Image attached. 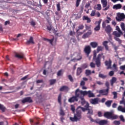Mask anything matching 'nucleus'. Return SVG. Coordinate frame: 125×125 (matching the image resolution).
Segmentation results:
<instances>
[{"instance_id":"nucleus-1","label":"nucleus","mask_w":125,"mask_h":125,"mask_svg":"<svg viewBox=\"0 0 125 125\" xmlns=\"http://www.w3.org/2000/svg\"><path fill=\"white\" fill-rule=\"evenodd\" d=\"M79 99L81 100V104L83 106L84 104L88 103L86 102L84 99V96L80 91V89L77 88L75 91V96H72L68 99V102L70 103H74V102H78Z\"/></svg>"},{"instance_id":"nucleus-2","label":"nucleus","mask_w":125,"mask_h":125,"mask_svg":"<svg viewBox=\"0 0 125 125\" xmlns=\"http://www.w3.org/2000/svg\"><path fill=\"white\" fill-rule=\"evenodd\" d=\"M83 107L79 106L76 109V113H74V117H70V120L71 122H78L82 119V111Z\"/></svg>"},{"instance_id":"nucleus-3","label":"nucleus","mask_w":125,"mask_h":125,"mask_svg":"<svg viewBox=\"0 0 125 125\" xmlns=\"http://www.w3.org/2000/svg\"><path fill=\"white\" fill-rule=\"evenodd\" d=\"M96 55V52H94L93 61L95 62L97 67H99L101 66V57L104 60H105V56H104L103 53L99 54L97 57Z\"/></svg>"},{"instance_id":"nucleus-4","label":"nucleus","mask_w":125,"mask_h":125,"mask_svg":"<svg viewBox=\"0 0 125 125\" xmlns=\"http://www.w3.org/2000/svg\"><path fill=\"white\" fill-rule=\"evenodd\" d=\"M85 111H87V115H88L89 116H91L93 115V107L89 106L88 103H86L84 107L83 108V112H85Z\"/></svg>"},{"instance_id":"nucleus-5","label":"nucleus","mask_w":125,"mask_h":125,"mask_svg":"<svg viewBox=\"0 0 125 125\" xmlns=\"http://www.w3.org/2000/svg\"><path fill=\"white\" fill-rule=\"evenodd\" d=\"M104 116L106 119H108L110 120H117L119 116L117 115H115L112 112L107 111L104 112Z\"/></svg>"},{"instance_id":"nucleus-6","label":"nucleus","mask_w":125,"mask_h":125,"mask_svg":"<svg viewBox=\"0 0 125 125\" xmlns=\"http://www.w3.org/2000/svg\"><path fill=\"white\" fill-rule=\"evenodd\" d=\"M79 91L83 95V96H85L86 95L88 96V97L89 98H91V97H95V95H94V94L91 92V91H83L79 89Z\"/></svg>"},{"instance_id":"nucleus-7","label":"nucleus","mask_w":125,"mask_h":125,"mask_svg":"<svg viewBox=\"0 0 125 125\" xmlns=\"http://www.w3.org/2000/svg\"><path fill=\"white\" fill-rule=\"evenodd\" d=\"M101 1L103 8H104L103 9L104 11H106V10H108V9L110 8V5H107L108 2L107 1V0H101Z\"/></svg>"},{"instance_id":"nucleus-8","label":"nucleus","mask_w":125,"mask_h":125,"mask_svg":"<svg viewBox=\"0 0 125 125\" xmlns=\"http://www.w3.org/2000/svg\"><path fill=\"white\" fill-rule=\"evenodd\" d=\"M84 52L87 56H89V54H90V52H91V48L90 47V46L87 45L85 46L84 48Z\"/></svg>"},{"instance_id":"nucleus-9","label":"nucleus","mask_w":125,"mask_h":125,"mask_svg":"<svg viewBox=\"0 0 125 125\" xmlns=\"http://www.w3.org/2000/svg\"><path fill=\"white\" fill-rule=\"evenodd\" d=\"M116 19L118 22L122 21L123 19H125V14L124 13H118L117 17H116Z\"/></svg>"},{"instance_id":"nucleus-10","label":"nucleus","mask_w":125,"mask_h":125,"mask_svg":"<svg viewBox=\"0 0 125 125\" xmlns=\"http://www.w3.org/2000/svg\"><path fill=\"white\" fill-rule=\"evenodd\" d=\"M101 22H102V19H100L99 21L95 22V24H98V25L94 28V31H96L97 32L100 30V28H101L100 25L101 24Z\"/></svg>"},{"instance_id":"nucleus-11","label":"nucleus","mask_w":125,"mask_h":125,"mask_svg":"<svg viewBox=\"0 0 125 125\" xmlns=\"http://www.w3.org/2000/svg\"><path fill=\"white\" fill-rule=\"evenodd\" d=\"M22 103L23 104L25 103H33V100H32V98H31L30 97H28L26 98H25L21 101Z\"/></svg>"},{"instance_id":"nucleus-12","label":"nucleus","mask_w":125,"mask_h":125,"mask_svg":"<svg viewBox=\"0 0 125 125\" xmlns=\"http://www.w3.org/2000/svg\"><path fill=\"white\" fill-rule=\"evenodd\" d=\"M60 91H65V92H68L70 90V88L67 85L62 86L59 89Z\"/></svg>"},{"instance_id":"nucleus-13","label":"nucleus","mask_w":125,"mask_h":125,"mask_svg":"<svg viewBox=\"0 0 125 125\" xmlns=\"http://www.w3.org/2000/svg\"><path fill=\"white\" fill-rule=\"evenodd\" d=\"M92 34V31L91 30H88L87 32L84 34L82 36V39H86L87 38H89V36Z\"/></svg>"},{"instance_id":"nucleus-14","label":"nucleus","mask_w":125,"mask_h":125,"mask_svg":"<svg viewBox=\"0 0 125 125\" xmlns=\"http://www.w3.org/2000/svg\"><path fill=\"white\" fill-rule=\"evenodd\" d=\"M105 31L110 36V34H111V32H112V27H111L110 25L108 24L105 27Z\"/></svg>"},{"instance_id":"nucleus-15","label":"nucleus","mask_w":125,"mask_h":125,"mask_svg":"<svg viewBox=\"0 0 125 125\" xmlns=\"http://www.w3.org/2000/svg\"><path fill=\"white\" fill-rule=\"evenodd\" d=\"M98 98L91 99L90 100V103H91V104H92L93 105H96V104H98Z\"/></svg>"},{"instance_id":"nucleus-16","label":"nucleus","mask_w":125,"mask_h":125,"mask_svg":"<svg viewBox=\"0 0 125 125\" xmlns=\"http://www.w3.org/2000/svg\"><path fill=\"white\" fill-rule=\"evenodd\" d=\"M105 66H107V70L109 69H111V66L112 65V61H111V60H109V61H105Z\"/></svg>"},{"instance_id":"nucleus-17","label":"nucleus","mask_w":125,"mask_h":125,"mask_svg":"<svg viewBox=\"0 0 125 125\" xmlns=\"http://www.w3.org/2000/svg\"><path fill=\"white\" fill-rule=\"evenodd\" d=\"M99 93L102 94L103 95H108L109 93V88H106L105 90H100Z\"/></svg>"},{"instance_id":"nucleus-18","label":"nucleus","mask_w":125,"mask_h":125,"mask_svg":"<svg viewBox=\"0 0 125 125\" xmlns=\"http://www.w3.org/2000/svg\"><path fill=\"white\" fill-rule=\"evenodd\" d=\"M112 103H113V100H108L105 103V105H106L108 108H110L111 105H112Z\"/></svg>"},{"instance_id":"nucleus-19","label":"nucleus","mask_w":125,"mask_h":125,"mask_svg":"<svg viewBox=\"0 0 125 125\" xmlns=\"http://www.w3.org/2000/svg\"><path fill=\"white\" fill-rule=\"evenodd\" d=\"M27 44H30V43H32V44H35V42H34V39L33 38V37H30L29 40L27 41L26 42Z\"/></svg>"},{"instance_id":"nucleus-20","label":"nucleus","mask_w":125,"mask_h":125,"mask_svg":"<svg viewBox=\"0 0 125 125\" xmlns=\"http://www.w3.org/2000/svg\"><path fill=\"white\" fill-rule=\"evenodd\" d=\"M83 21H84V20H86L87 21V23H90V22H91V20H90V18H89L88 17L86 16H83Z\"/></svg>"},{"instance_id":"nucleus-21","label":"nucleus","mask_w":125,"mask_h":125,"mask_svg":"<svg viewBox=\"0 0 125 125\" xmlns=\"http://www.w3.org/2000/svg\"><path fill=\"white\" fill-rule=\"evenodd\" d=\"M122 8V4H117L113 6V9H116V10H118V9H121Z\"/></svg>"},{"instance_id":"nucleus-22","label":"nucleus","mask_w":125,"mask_h":125,"mask_svg":"<svg viewBox=\"0 0 125 125\" xmlns=\"http://www.w3.org/2000/svg\"><path fill=\"white\" fill-rule=\"evenodd\" d=\"M82 73H83V68L82 67H78L76 72L77 76H80Z\"/></svg>"},{"instance_id":"nucleus-23","label":"nucleus","mask_w":125,"mask_h":125,"mask_svg":"<svg viewBox=\"0 0 125 125\" xmlns=\"http://www.w3.org/2000/svg\"><path fill=\"white\" fill-rule=\"evenodd\" d=\"M108 124V121L106 120H100L99 125H105Z\"/></svg>"},{"instance_id":"nucleus-24","label":"nucleus","mask_w":125,"mask_h":125,"mask_svg":"<svg viewBox=\"0 0 125 125\" xmlns=\"http://www.w3.org/2000/svg\"><path fill=\"white\" fill-rule=\"evenodd\" d=\"M77 59H72L71 60V61H74V60H78V61H80V60H82V58H83V56H82V55H81V54H78L77 57Z\"/></svg>"},{"instance_id":"nucleus-25","label":"nucleus","mask_w":125,"mask_h":125,"mask_svg":"<svg viewBox=\"0 0 125 125\" xmlns=\"http://www.w3.org/2000/svg\"><path fill=\"white\" fill-rule=\"evenodd\" d=\"M117 110L120 112H122V113H125V107H123L122 105H119L118 107Z\"/></svg>"},{"instance_id":"nucleus-26","label":"nucleus","mask_w":125,"mask_h":125,"mask_svg":"<svg viewBox=\"0 0 125 125\" xmlns=\"http://www.w3.org/2000/svg\"><path fill=\"white\" fill-rule=\"evenodd\" d=\"M90 44L93 48H96V47L98 46V43L97 42H91Z\"/></svg>"},{"instance_id":"nucleus-27","label":"nucleus","mask_w":125,"mask_h":125,"mask_svg":"<svg viewBox=\"0 0 125 125\" xmlns=\"http://www.w3.org/2000/svg\"><path fill=\"white\" fill-rule=\"evenodd\" d=\"M117 82V78L116 77H112L111 80H110V83L111 86L114 85V83Z\"/></svg>"},{"instance_id":"nucleus-28","label":"nucleus","mask_w":125,"mask_h":125,"mask_svg":"<svg viewBox=\"0 0 125 125\" xmlns=\"http://www.w3.org/2000/svg\"><path fill=\"white\" fill-rule=\"evenodd\" d=\"M62 98V94L60 93L59 94L58 98V101L60 105H61L62 104V103L61 102Z\"/></svg>"},{"instance_id":"nucleus-29","label":"nucleus","mask_w":125,"mask_h":125,"mask_svg":"<svg viewBox=\"0 0 125 125\" xmlns=\"http://www.w3.org/2000/svg\"><path fill=\"white\" fill-rule=\"evenodd\" d=\"M99 77L104 80V79H106V78H107V75L100 73L99 74Z\"/></svg>"},{"instance_id":"nucleus-30","label":"nucleus","mask_w":125,"mask_h":125,"mask_svg":"<svg viewBox=\"0 0 125 125\" xmlns=\"http://www.w3.org/2000/svg\"><path fill=\"white\" fill-rule=\"evenodd\" d=\"M113 35L118 38L121 37V35H123V34H121L120 32H117V31H114L113 32Z\"/></svg>"},{"instance_id":"nucleus-31","label":"nucleus","mask_w":125,"mask_h":125,"mask_svg":"<svg viewBox=\"0 0 125 125\" xmlns=\"http://www.w3.org/2000/svg\"><path fill=\"white\" fill-rule=\"evenodd\" d=\"M104 49V47H103L102 46H97V52H100V51H102Z\"/></svg>"},{"instance_id":"nucleus-32","label":"nucleus","mask_w":125,"mask_h":125,"mask_svg":"<svg viewBox=\"0 0 125 125\" xmlns=\"http://www.w3.org/2000/svg\"><path fill=\"white\" fill-rule=\"evenodd\" d=\"M15 57H17V58H19V59H22L24 58V55L23 54H16Z\"/></svg>"},{"instance_id":"nucleus-33","label":"nucleus","mask_w":125,"mask_h":125,"mask_svg":"<svg viewBox=\"0 0 125 125\" xmlns=\"http://www.w3.org/2000/svg\"><path fill=\"white\" fill-rule=\"evenodd\" d=\"M50 85H53L56 83V79H52L49 80Z\"/></svg>"},{"instance_id":"nucleus-34","label":"nucleus","mask_w":125,"mask_h":125,"mask_svg":"<svg viewBox=\"0 0 125 125\" xmlns=\"http://www.w3.org/2000/svg\"><path fill=\"white\" fill-rule=\"evenodd\" d=\"M5 107L3 104H0V110L2 111V112H5Z\"/></svg>"},{"instance_id":"nucleus-35","label":"nucleus","mask_w":125,"mask_h":125,"mask_svg":"<svg viewBox=\"0 0 125 125\" xmlns=\"http://www.w3.org/2000/svg\"><path fill=\"white\" fill-rule=\"evenodd\" d=\"M107 20H105L104 21L105 22V23L107 24H109L110 23V21H111L112 19H111V18L109 17H107Z\"/></svg>"},{"instance_id":"nucleus-36","label":"nucleus","mask_w":125,"mask_h":125,"mask_svg":"<svg viewBox=\"0 0 125 125\" xmlns=\"http://www.w3.org/2000/svg\"><path fill=\"white\" fill-rule=\"evenodd\" d=\"M85 75L86 76H90V75H91V71L89 70H85Z\"/></svg>"},{"instance_id":"nucleus-37","label":"nucleus","mask_w":125,"mask_h":125,"mask_svg":"<svg viewBox=\"0 0 125 125\" xmlns=\"http://www.w3.org/2000/svg\"><path fill=\"white\" fill-rule=\"evenodd\" d=\"M62 69H61L58 72L57 75L58 77H60V76H62L63 75V72H62Z\"/></svg>"},{"instance_id":"nucleus-38","label":"nucleus","mask_w":125,"mask_h":125,"mask_svg":"<svg viewBox=\"0 0 125 125\" xmlns=\"http://www.w3.org/2000/svg\"><path fill=\"white\" fill-rule=\"evenodd\" d=\"M114 40H115L116 42H118L119 43H122V40H121V39H120V38L118 37H114Z\"/></svg>"},{"instance_id":"nucleus-39","label":"nucleus","mask_w":125,"mask_h":125,"mask_svg":"<svg viewBox=\"0 0 125 125\" xmlns=\"http://www.w3.org/2000/svg\"><path fill=\"white\" fill-rule=\"evenodd\" d=\"M60 115H61V116H65V112H64V111L63 110L62 108H61L60 109Z\"/></svg>"},{"instance_id":"nucleus-40","label":"nucleus","mask_w":125,"mask_h":125,"mask_svg":"<svg viewBox=\"0 0 125 125\" xmlns=\"http://www.w3.org/2000/svg\"><path fill=\"white\" fill-rule=\"evenodd\" d=\"M121 27L122 30L123 31H125V23L122 22L121 23Z\"/></svg>"},{"instance_id":"nucleus-41","label":"nucleus","mask_w":125,"mask_h":125,"mask_svg":"<svg viewBox=\"0 0 125 125\" xmlns=\"http://www.w3.org/2000/svg\"><path fill=\"white\" fill-rule=\"evenodd\" d=\"M101 8L102 7L101 4H98L96 6V9H97V10H101Z\"/></svg>"},{"instance_id":"nucleus-42","label":"nucleus","mask_w":125,"mask_h":125,"mask_svg":"<svg viewBox=\"0 0 125 125\" xmlns=\"http://www.w3.org/2000/svg\"><path fill=\"white\" fill-rule=\"evenodd\" d=\"M60 5V3L57 4V9L58 11H60L61 10V6Z\"/></svg>"},{"instance_id":"nucleus-43","label":"nucleus","mask_w":125,"mask_h":125,"mask_svg":"<svg viewBox=\"0 0 125 125\" xmlns=\"http://www.w3.org/2000/svg\"><path fill=\"white\" fill-rule=\"evenodd\" d=\"M113 124L115 125H121V121H114L113 122Z\"/></svg>"},{"instance_id":"nucleus-44","label":"nucleus","mask_w":125,"mask_h":125,"mask_svg":"<svg viewBox=\"0 0 125 125\" xmlns=\"http://www.w3.org/2000/svg\"><path fill=\"white\" fill-rule=\"evenodd\" d=\"M112 94H113L114 95V97H113L114 99H116V98L118 97V94L117 92H113L112 93Z\"/></svg>"},{"instance_id":"nucleus-45","label":"nucleus","mask_w":125,"mask_h":125,"mask_svg":"<svg viewBox=\"0 0 125 125\" xmlns=\"http://www.w3.org/2000/svg\"><path fill=\"white\" fill-rule=\"evenodd\" d=\"M68 78L69 81H70V82H71L72 83H73V82H74V79H73L72 75H68Z\"/></svg>"},{"instance_id":"nucleus-46","label":"nucleus","mask_w":125,"mask_h":125,"mask_svg":"<svg viewBox=\"0 0 125 125\" xmlns=\"http://www.w3.org/2000/svg\"><path fill=\"white\" fill-rule=\"evenodd\" d=\"M82 69H86V68H87V64L86 63H83L82 65Z\"/></svg>"},{"instance_id":"nucleus-47","label":"nucleus","mask_w":125,"mask_h":125,"mask_svg":"<svg viewBox=\"0 0 125 125\" xmlns=\"http://www.w3.org/2000/svg\"><path fill=\"white\" fill-rule=\"evenodd\" d=\"M53 41H54V37H53L52 39H49V42H50L51 45H53Z\"/></svg>"},{"instance_id":"nucleus-48","label":"nucleus","mask_w":125,"mask_h":125,"mask_svg":"<svg viewBox=\"0 0 125 125\" xmlns=\"http://www.w3.org/2000/svg\"><path fill=\"white\" fill-rule=\"evenodd\" d=\"M119 118H120L121 121H122V122H123V123H125V118H124V116H123V115H120V116H119Z\"/></svg>"},{"instance_id":"nucleus-49","label":"nucleus","mask_w":125,"mask_h":125,"mask_svg":"<svg viewBox=\"0 0 125 125\" xmlns=\"http://www.w3.org/2000/svg\"><path fill=\"white\" fill-rule=\"evenodd\" d=\"M116 30L120 34H123V32H122V31L121 30V29H120V27H119V26H116Z\"/></svg>"},{"instance_id":"nucleus-50","label":"nucleus","mask_w":125,"mask_h":125,"mask_svg":"<svg viewBox=\"0 0 125 125\" xmlns=\"http://www.w3.org/2000/svg\"><path fill=\"white\" fill-rule=\"evenodd\" d=\"M87 118H88V119H89L91 123H94L95 120L92 118L91 116H87Z\"/></svg>"},{"instance_id":"nucleus-51","label":"nucleus","mask_w":125,"mask_h":125,"mask_svg":"<svg viewBox=\"0 0 125 125\" xmlns=\"http://www.w3.org/2000/svg\"><path fill=\"white\" fill-rule=\"evenodd\" d=\"M82 0H77L76 1V7H79V5H80V3L81 2V1Z\"/></svg>"},{"instance_id":"nucleus-52","label":"nucleus","mask_w":125,"mask_h":125,"mask_svg":"<svg viewBox=\"0 0 125 125\" xmlns=\"http://www.w3.org/2000/svg\"><path fill=\"white\" fill-rule=\"evenodd\" d=\"M84 28V26H83V24H81L78 27L79 30H83V29Z\"/></svg>"},{"instance_id":"nucleus-53","label":"nucleus","mask_w":125,"mask_h":125,"mask_svg":"<svg viewBox=\"0 0 125 125\" xmlns=\"http://www.w3.org/2000/svg\"><path fill=\"white\" fill-rule=\"evenodd\" d=\"M120 70H122V71H125V64L124 65H122L120 67Z\"/></svg>"},{"instance_id":"nucleus-54","label":"nucleus","mask_w":125,"mask_h":125,"mask_svg":"<svg viewBox=\"0 0 125 125\" xmlns=\"http://www.w3.org/2000/svg\"><path fill=\"white\" fill-rule=\"evenodd\" d=\"M103 45H104V46H105L106 45H108V41H104L103 42Z\"/></svg>"},{"instance_id":"nucleus-55","label":"nucleus","mask_w":125,"mask_h":125,"mask_svg":"<svg viewBox=\"0 0 125 125\" xmlns=\"http://www.w3.org/2000/svg\"><path fill=\"white\" fill-rule=\"evenodd\" d=\"M90 66L91 68H95V64H94V63L93 62L90 63Z\"/></svg>"},{"instance_id":"nucleus-56","label":"nucleus","mask_w":125,"mask_h":125,"mask_svg":"<svg viewBox=\"0 0 125 125\" xmlns=\"http://www.w3.org/2000/svg\"><path fill=\"white\" fill-rule=\"evenodd\" d=\"M96 13H95V10H93L92 11L91 14H90V15L92 17H93L95 15Z\"/></svg>"},{"instance_id":"nucleus-57","label":"nucleus","mask_w":125,"mask_h":125,"mask_svg":"<svg viewBox=\"0 0 125 125\" xmlns=\"http://www.w3.org/2000/svg\"><path fill=\"white\" fill-rule=\"evenodd\" d=\"M106 22L103 21L102 23V27L104 29L106 28Z\"/></svg>"},{"instance_id":"nucleus-58","label":"nucleus","mask_w":125,"mask_h":125,"mask_svg":"<svg viewBox=\"0 0 125 125\" xmlns=\"http://www.w3.org/2000/svg\"><path fill=\"white\" fill-rule=\"evenodd\" d=\"M109 75L110 77H113V76H114V71H110L109 73Z\"/></svg>"},{"instance_id":"nucleus-59","label":"nucleus","mask_w":125,"mask_h":125,"mask_svg":"<svg viewBox=\"0 0 125 125\" xmlns=\"http://www.w3.org/2000/svg\"><path fill=\"white\" fill-rule=\"evenodd\" d=\"M28 79V75L24 76V77L22 78L21 80V81H25V80Z\"/></svg>"},{"instance_id":"nucleus-60","label":"nucleus","mask_w":125,"mask_h":125,"mask_svg":"<svg viewBox=\"0 0 125 125\" xmlns=\"http://www.w3.org/2000/svg\"><path fill=\"white\" fill-rule=\"evenodd\" d=\"M71 111H72L73 113H75V106L74 105H71Z\"/></svg>"},{"instance_id":"nucleus-61","label":"nucleus","mask_w":125,"mask_h":125,"mask_svg":"<svg viewBox=\"0 0 125 125\" xmlns=\"http://www.w3.org/2000/svg\"><path fill=\"white\" fill-rule=\"evenodd\" d=\"M96 83L97 84H99V85H103V84H104L103 83L100 81H97Z\"/></svg>"},{"instance_id":"nucleus-62","label":"nucleus","mask_w":125,"mask_h":125,"mask_svg":"<svg viewBox=\"0 0 125 125\" xmlns=\"http://www.w3.org/2000/svg\"><path fill=\"white\" fill-rule=\"evenodd\" d=\"M105 86H106L107 88H108V89H110V87H109V82H106L105 83Z\"/></svg>"},{"instance_id":"nucleus-63","label":"nucleus","mask_w":125,"mask_h":125,"mask_svg":"<svg viewBox=\"0 0 125 125\" xmlns=\"http://www.w3.org/2000/svg\"><path fill=\"white\" fill-rule=\"evenodd\" d=\"M84 84H85V82H84V81H81V83H80V85L82 86H83V85H84Z\"/></svg>"},{"instance_id":"nucleus-64","label":"nucleus","mask_w":125,"mask_h":125,"mask_svg":"<svg viewBox=\"0 0 125 125\" xmlns=\"http://www.w3.org/2000/svg\"><path fill=\"white\" fill-rule=\"evenodd\" d=\"M30 24L31 25V26H36V22L34 21H32L31 22H30Z\"/></svg>"}]
</instances>
